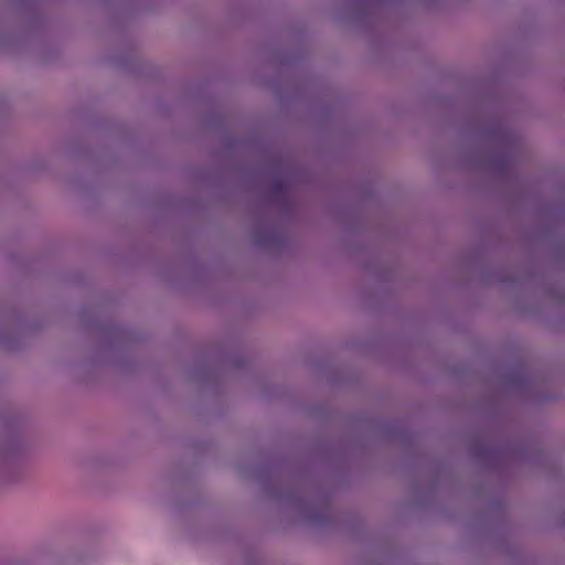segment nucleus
I'll return each instance as SVG.
<instances>
[{"label":"nucleus","instance_id":"obj_1","mask_svg":"<svg viewBox=\"0 0 565 565\" xmlns=\"http://www.w3.org/2000/svg\"><path fill=\"white\" fill-rule=\"evenodd\" d=\"M273 188H274V190H275L276 192H280V191H282V188H284V183H282V181H276V182H274Z\"/></svg>","mask_w":565,"mask_h":565}]
</instances>
